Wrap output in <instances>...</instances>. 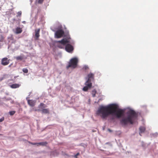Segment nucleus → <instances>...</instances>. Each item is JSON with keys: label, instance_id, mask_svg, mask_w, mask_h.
<instances>
[{"label": "nucleus", "instance_id": "f257e3e1", "mask_svg": "<svg viewBox=\"0 0 158 158\" xmlns=\"http://www.w3.org/2000/svg\"><path fill=\"white\" fill-rule=\"evenodd\" d=\"M124 113V110L119 109L118 105L112 104L106 106H100L97 113L103 119L111 115L110 119L113 120L115 118H120L123 116Z\"/></svg>", "mask_w": 158, "mask_h": 158}, {"label": "nucleus", "instance_id": "f03ea898", "mask_svg": "<svg viewBox=\"0 0 158 158\" xmlns=\"http://www.w3.org/2000/svg\"><path fill=\"white\" fill-rule=\"evenodd\" d=\"M127 117L122 119L121 120V123L124 125H127L129 123L132 124L134 120L137 117V114L132 110H130L127 112Z\"/></svg>", "mask_w": 158, "mask_h": 158}, {"label": "nucleus", "instance_id": "7ed1b4c3", "mask_svg": "<svg viewBox=\"0 0 158 158\" xmlns=\"http://www.w3.org/2000/svg\"><path fill=\"white\" fill-rule=\"evenodd\" d=\"M70 39V37L68 36L67 38H64L61 40L57 41L56 43L59 44L57 45V47L60 48H64L65 44L69 43Z\"/></svg>", "mask_w": 158, "mask_h": 158}, {"label": "nucleus", "instance_id": "20e7f679", "mask_svg": "<svg viewBox=\"0 0 158 158\" xmlns=\"http://www.w3.org/2000/svg\"><path fill=\"white\" fill-rule=\"evenodd\" d=\"M78 63V59L76 57L73 58L70 60L68 65L66 66V68L68 69L71 67L73 69H75L77 67Z\"/></svg>", "mask_w": 158, "mask_h": 158}, {"label": "nucleus", "instance_id": "39448f33", "mask_svg": "<svg viewBox=\"0 0 158 158\" xmlns=\"http://www.w3.org/2000/svg\"><path fill=\"white\" fill-rule=\"evenodd\" d=\"M46 107V105L43 103H41L38 106V107L41 109L35 110V111H41L42 114H49V110L48 108L44 109Z\"/></svg>", "mask_w": 158, "mask_h": 158}, {"label": "nucleus", "instance_id": "423d86ee", "mask_svg": "<svg viewBox=\"0 0 158 158\" xmlns=\"http://www.w3.org/2000/svg\"><path fill=\"white\" fill-rule=\"evenodd\" d=\"M64 33V31L62 30H58L55 32V36L56 38H60L63 36Z\"/></svg>", "mask_w": 158, "mask_h": 158}, {"label": "nucleus", "instance_id": "0eeeda50", "mask_svg": "<svg viewBox=\"0 0 158 158\" xmlns=\"http://www.w3.org/2000/svg\"><path fill=\"white\" fill-rule=\"evenodd\" d=\"M94 74L91 73H89L87 75V80L86 81V83H92L91 81H93L94 80Z\"/></svg>", "mask_w": 158, "mask_h": 158}, {"label": "nucleus", "instance_id": "6e6552de", "mask_svg": "<svg viewBox=\"0 0 158 158\" xmlns=\"http://www.w3.org/2000/svg\"><path fill=\"white\" fill-rule=\"evenodd\" d=\"M10 62V60L7 57L3 58L1 60V64L2 65L5 66L8 65Z\"/></svg>", "mask_w": 158, "mask_h": 158}, {"label": "nucleus", "instance_id": "1a4fd4ad", "mask_svg": "<svg viewBox=\"0 0 158 158\" xmlns=\"http://www.w3.org/2000/svg\"><path fill=\"white\" fill-rule=\"evenodd\" d=\"M65 49L67 52H70L73 50V48L71 44H68L65 46Z\"/></svg>", "mask_w": 158, "mask_h": 158}, {"label": "nucleus", "instance_id": "9d476101", "mask_svg": "<svg viewBox=\"0 0 158 158\" xmlns=\"http://www.w3.org/2000/svg\"><path fill=\"white\" fill-rule=\"evenodd\" d=\"M85 84L86 86H84L83 88V90L85 91H86L88 90L89 89H90L92 86V83H89L86 82H85Z\"/></svg>", "mask_w": 158, "mask_h": 158}, {"label": "nucleus", "instance_id": "9b49d317", "mask_svg": "<svg viewBox=\"0 0 158 158\" xmlns=\"http://www.w3.org/2000/svg\"><path fill=\"white\" fill-rule=\"evenodd\" d=\"M29 143L31 144L32 145H37V146H39L40 145L46 146L48 144L47 142H40V143H33L31 142H29Z\"/></svg>", "mask_w": 158, "mask_h": 158}, {"label": "nucleus", "instance_id": "f8f14e48", "mask_svg": "<svg viewBox=\"0 0 158 158\" xmlns=\"http://www.w3.org/2000/svg\"><path fill=\"white\" fill-rule=\"evenodd\" d=\"M40 28H39L37 29H36L35 31V39L36 40H38L39 38V37L40 36L39 33H40Z\"/></svg>", "mask_w": 158, "mask_h": 158}, {"label": "nucleus", "instance_id": "ddd939ff", "mask_svg": "<svg viewBox=\"0 0 158 158\" xmlns=\"http://www.w3.org/2000/svg\"><path fill=\"white\" fill-rule=\"evenodd\" d=\"M28 104L31 106H35V102L32 100H29L27 101Z\"/></svg>", "mask_w": 158, "mask_h": 158}, {"label": "nucleus", "instance_id": "4468645a", "mask_svg": "<svg viewBox=\"0 0 158 158\" xmlns=\"http://www.w3.org/2000/svg\"><path fill=\"white\" fill-rule=\"evenodd\" d=\"M139 134L140 136H141V134L144 132L145 131V128L143 127H140L139 128Z\"/></svg>", "mask_w": 158, "mask_h": 158}, {"label": "nucleus", "instance_id": "2eb2a0df", "mask_svg": "<svg viewBox=\"0 0 158 158\" xmlns=\"http://www.w3.org/2000/svg\"><path fill=\"white\" fill-rule=\"evenodd\" d=\"M22 31V29L18 27L16 28L15 33L17 34H18L21 33Z\"/></svg>", "mask_w": 158, "mask_h": 158}, {"label": "nucleus", "instance_id": "dca6fc26", "mask_svg": "<svg viewBox=\"0 0 158 158\" xmlns=\"http://www.w3.org/2000/svg\"><path fill=\"white\" fill-rule=\"evenodd\" d=\"M20 86V85L17 84H12L11 86L10 87L12 88H19Z\"/></svg>", "mask_w": 158, "mask_h": 158}, {"label": "nucleus", "instance_id": "f3484780", "mask_svg": "<svg viewBox=\"0 0 158 158\" xmlns=\"http://www.w3.org/2000/svg\"><path fill=\"white\" fill-rule=\"evenodd\" d=\"M15 58L17 60H22L23 59V57L21 56H17L15 57Z\"/></svg>", "mask_w": 158, "mask_h": 158}, {"label": "nucleus", "instance_id": "a211bd4d", "mask_svg": "<svg viewBox=\"0 0 158 158\" xmlns=\"http://www.w3.org/2000/svg\"><path fill=\"white\" fill-rule=\"evenodd\" d=\"M96 91L95 90H94L92 91V95L93 97H94L95 96V94L96 93Z\"/></svg>", "mask_w": 158, "mask_h": 158}, {"label": "nucleus", "instance_id": "6ab92c4d", "mask_svg": "<svg viewBox=\"0 0 158 158\" xmlns=\"http://www.w3.org/2000/svg\"><path fill=\"white\" fill-rule=\"evenodd\" d=\"M15 111H10L9 113L10 115H13L15 113Z\"/></svg>", "mask_w": 158, "mask_h": 158}, {"label": "nucleus", "instance_id": "aec40b11", "mask_svg": "<svg viewBox=\"0 0 158 158\" xmlns=\"http://www.w3.org/2000/svg\"><path fill=\"white\" fill-rule=\"evenodd\" d=\"M22 71L24 73H27L28 72V70L26 68L23 69Z\"/></svg>", "mask_w": 158, "mask_h": 158}, {"label": "nucleus", "instance_id": "412c9836", "mask_svg": "<svg viewBox=\"0 0 158 158\" xmlns=\"http://www.w3.org/2000/svg\"><path fill=\"white\" fill-rule=\"evenodd\" d=\"M44 1V0H36V1L38 2V3L39 4H42Z\"/></svg>", "mask_w": 158, "mask_h": 158}, {"label": "nucleus", "instance_id": "4be33fe9", "mask_svg": "<svg viewBox=\"0 0 158 158\" xmlns=\"http://www.w3.org/2000/svg\"><path fill=\"white\" fill-rule=\"evenodd\" d=\"M21 14H22V12L21 11H19L18 12V13H17V16L18 17V16H20L21 15Z\"/></svg>", "mask_w": 158, "mask_h": 158}, {"label": "nucleus", "instance_id": "5701e85b", "mask_svg": "<svg viewBox=\"0 0 158 158\" xmlns=\"http://www.w3.org/2000/svg\"><path fill=\"white\" fill-rule=\"evenodd\" d=\"M88 67L87 66H85L83 67V69H85V70H87L88 69Z\"/></svg>", "mask_w": 158, "mask_h": 158}, {"label": "nucleus", "instance_id": "b1692460", "mask_svg": "<svg viewBox=\"0 0 158 158\" xmlns=\"http://www.w3.org/2000/svg\"><path fill=\"white\" fill-rule=\"evenodd\" d=\"M4 120V117H2L0 119V122H2Z\"/></svg>", "mask_w": 158, "mask_h": 158}, {"label": "nucleus", "instance_id": "393cba45", "mask_svg": "<svg viewBox=\"0 0 158 158\" xmlns=\"http://www.w3.org/2000/svg\"><path fill=\"white\" fill-rule=\"evenodd\" d=\"M3 36H1V39L0 40V42H2L3 41Z\"/></svg>", "mask_w": 158, "mask_h": 158}, {"label": "nucleus", "instance_id": "a878e982", "mask_svg": "<svg viewBox=\"0 0 158 158\" xmlns=\"http://www.w3.org/2000/svg\"><path fill=\"white\" fill-rule=\"evenodd\" d=\"M79 153H77L76 155H75V156H74V157L77 158V156L79 155Z\"/></svg>", "mask_w": 158, "mask_h": 158}, {"label": "nucleus", "instance_id": "bb28decb", "mask_svg": "<svg viewBox=\"0 0 158 158\" xmlns=\"http://www.w3.org/2000/svg\"><path fill=\"white\" fill-rule=\"evenodd\" d=\"M12 65V64H11L10 65H9L8 66V67H10Z\"/></svg>", "mask_w": 158, "mask_h": 158}, {"label": "nucleus", "instance_id": "cd10ccee", "mask_svg": "<svg viewBox=\"0 0 158 158\" xmlns=\"http://www.w3.org/2000/svg\"><path fill=\"white\" fill-rule=\"evenodd\" d=\"M108 131H109L110 132H111L112 131L110 129H108Z\"/></svg>", "mask_w": 158, "mask_h": 158}]
</instances>
